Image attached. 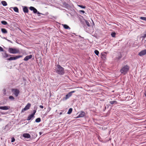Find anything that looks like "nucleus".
Segmentation results:
<instances>
[{
  "label": "nucleus",
  "mask_w": 146,
  "mask_h": 146,
  "mask_svg": "<svg viewBox=\"0 0 146 146\" xmlns=\"http://www.w3.org/2000/svg\"><path fill=\"white\" fill-rule=\"evenodd\" d=\"M129 69V66L127 65H126L122 67L120 70V72L123 75L126 74L128 72Z\"/></svg>",
  "instance_id": "f03ea898"
},
{
  "label": "nucleus",
  "mask_w": 146,
  "mask_h": 146,
  "mask_svg": "<svg viewBox=\"0 0 146 146\" xmlns=\"http://www.w3.org/2000/svg\"><path fill=\"white\" fill-rule=\"evenodd\" d=\"M85 115V112L83 111H81L80 112L79 114L77 116V118L83 117Z\"/></svg>",
  "instance_id": "6e6552de"
},
{
  "label": "nucleus",
  "mask_w": 146,
  "mask_h": 146,
  "mask_svg": "<svg viewBox=\"0 0 146 146\" xmlns=\"http://www.w3.org/2000/svg\"><path fill=\"white\" fill-rule=\"evenodd\" d=\"M40 121L41 119L40 118H38L35 120V122L37 123L39 122Z\"/></svg>",
  "instance_id": "a878e982"
},
{
  "label": "nucleus",
  "mask_w": 146,
  "mask_h": 146,
  "mask_svg": "<svg viewBox=\"0 0 146 146\" xmlns=\"http://www.w3.org/2000/svg\"><path fill=\"white\" fill-rule=\"evenodd\" d=\"M31 106V104L30 103H28L25 107L22 109L21 111V113L24 112L27 110H29Z\"/></svg>",
  "instance_id": "0eeeda50"
},
{
  "label": "nucleus",
  "mask_w": 146,
  "mask_h": 146,
  "mask_svg": "<svg viewBox=\"0 0 146 146\" xmlns=\"http://www.w3.org/2000/svg\"><path fill=\"white\" fill-rule=\"evenodd\" d=\"M94 53L96 54L97 56L99 54V52L97 50H96L94 51Z\"/></svg>",
  "instance_id": "c85d7f7f"
},
{
  "label": "nucleus",
  "mask_w": 146,
  "mask_h": 146,
  "mask_svg": "<svg viewBox=\"0 0 146 146\" xmlns=\"http://www.w3.org/2000/svg\"><path fill=\"white\" fill-rule=\"evenodd\" d=\"M15 141V139L14 137H12L11 138V142H13Z\"/></svg>",
  "instance_id": "473e14b6"
},
{
  "label": "nucleus",
  "mask_w": 146,
  "mask_h": 146,
  "mask_svg": "<svg viewBox=\"0 0 146 146\" xmlns=\"http://www.w3.org/2000/svg\"><path fill=\"white\" fill-rule=\"evenodd\" d=\"M72 108H70L67 112V114H70L72 113Z\"/></svg>",
  "instance_id": "5701e85b"
},
{
  "label": "nucleus",
  "mask_w": 146,
  "mask_h": 146,
  "mask_svg": "<svg viewBox=\"0 0 146 146\" xmlns=\"http://www.w3.org/2000/svg\"><path fill=\"white\" fill-rule=\"evenodd\" d=\"M39 107L41 108H43V106L42 105L40 106Z\"/></svg>",
  "instance_id": "e433bc0d"
},
{
  "label": "nucleus",
  "mask_w": 146,
  "mask_h": 146,
  "mask_svg": "<svg viewBox=\"0 0 146 146\" xmlns=\"http://www.w3.org/2000/svg\"><path fill=\"white\" fill-rule=\"evenodd\" d=\"M78 6L82 8L83 9H84L86 7L85 6H84L82 5H78Z\"/></svg>",
  "instance_id": "7c9ffc66"
},
{
  "label": "nucleus",
  "mask_w": 146,
  "mask_h": 146,
  "mask_svg": "<svg viewBox=\"0 0 146 146\" xmlns=\"http://www.w3.org/2000/svg\"><path fill=\"white\" fill-rule=\"evenodd\" d=\"M140 19L142 20L146 21V17H141Z\"/></svg>",
  "instance_id": "c756f323"
},
{
  "label": "nucleus",
  "mask_w": 146,
  "mask_h": 146,
  "mask_svg": "<svg viewBox=\"0 0 146 146\" xmlns=\"http://www.w3.org/2000/svg\"><path fill=\"white\" fill-rule=\"evenodd\" d=\"M7 40L9 42H11V41L10 40Z\"/></svg>",
  "instance_id": "a19ab883"
},
{
  "label": "nucleus",
  "mask_w": 146,
  "mask_h": 146,
  "mask_svg": "<svg viewBox=\"0 0 146 146\" xmlns=\"http://www.w3.org/2000/svg\"><path fill=\"white\" fill-rule=\"evenodd\" d=\"M55 71L59 74L62 75L64 74V69L59 65H58L56 68Z\"/></svg>",
  "instance_id": "f257e3e1"
},
{
  "label": "nucleus",
  "mask_w": 146,
  "mask_h": 146,
  "mask_svg": "<svg viewBox=\"0 0 146 146\" xmlns=\"http://www.w3.org/2000/svg\"><path fill=\"white\" fill-rule=\"evenodd\" d=\"M146 54V50H144L141 51L139 53V55L142 56Z\"/></svg>",
  "instance_id": "1a4fd4ad"
},
{
  "label": "nucleus",
  "mask_w": 146,
  "mask_h": 146,
  "mask_svg": "<svg viewBox=\"0 0 146 146\" xmlns=\"http://www.w3.org/2000/svg\"><path fill=\"white\" fill-rule=\"evenodd\" d=\"M50 110H51V108H50L49 107L48 108L47 111L48 112H49L50 111Z\"/></svg>",
  "instance_id": "f704fd0d"
},
{
  "label": "nucleus",
  "mask_w": 146,
  "mask_h": 146,
  "mask_svg": "<svg viewBox=\"0 0 146 146\" xmlns=\"http://www.w3.org/2000/svg\"><path fill=\"white\" fill-rule=\"evenodd\" d=\"M23 136L26 138H29L31 137V136L29 134L27 133H24L23 135Z\"/></svg>",
  "instance_id": "f8f14e48"
},
{
  "label": "nucleus",
  "mask_w": 146,
  "mask_h": 146,
  "mask_svg": "<svg viewBox=\"0 0 146 146\" xmlns=\"http://www.w3.org/2000/svg\"><path fill=\"white\" fill-rule=\"evenodd\" d=\"M1 23L4 25H6L7 24V22L5 21H1Z\"/></svg>",
  "instance_id": "393cba45"
},
{
  "label": "nucleus",
  "mask_w": 146,
  "mask_h": 146,
  "mask_svg": "<svg viewBox=\"0 0 146 146\" xmlns=\"http://www.w3.org/2000/svg\"><path fill=\"white\" fill-rule=\"evenodd\" d=\"M121 56H119V57L118 59H120V58H121Z\"/></svg>",
  "instance_id": "ea45409f"
},
{
  "label": "nucleus",
  "mask_w": 146,
  "mask_h": 146,
  "mask_svg": "<svg viewBox=\"0 0 146 146\" xmlns=\"http://www.w3.org/2000/svg\"><path fill=\"white\" fill-rule=\"evenodd\" d=\"M1 3L3 6H6L7 5V2L5 1H1Z\"/></svg>",
  "instance_id": "4be33fe9"
},
{
  "label": "nucleus",
  "mask_w": 146,
  "mask_h": 146,
  "mask_svg": "<svg viewBox=\"0 0 146 146\" xmlns=\"http://www.w3.org/2000/svg\"><path fill=\"white\" fill-rule=\"evenodd\" d=\"M12 92L16 97H17L19 96L20 92L19 90L15 89H12Z\"/></svg>",
  "instance_id": "39448f33"
},
{
  "label": "nucleus",
  "mask_w": 146,
  "mask_h": 146,
  "mask_svg": "<svg viewBox=\"0 0 146 146\" xmlns=\"http://www.w3.org/2000/svg\"><path fill=\"white\" fill-rule=\"evenodd\" d=\"M9 109V108L7 106H0V109L7 110Z\"/></svg>",
  "instance_id": "dca6fc26"
},
{
  "label": "nucleus",
  "mask_w": 146,
  "mask_h": 146,
  "mask_svg": "<svg viewBox=\"0 0 146 146\" xmlns=\"http://www.w3.org/2000/svg\"><path fill=\"white\" fill-rule=\"evenodd\" d=\"M110 103L111 104H117V101H116V100H114V101H110Z\"/></svg>",
  "instance_id": "aec40b11"
},
{
  "label": "nucleus",
  "mask_w": 146,
  "mask_h": 146,
  "mask_svg": "<svg viewBox=\"0 0 146 146\" xmlns=\"http://www.w3.org/2000/svg\"><path fill=\"white\" fill-rule=\"evenodd\" d=\"M22 57V55H18L17 56L15 57H11L10 58L7 59V60H8L11 61L12 60H16L18 58H20Z\"/></svg>",
  "instance_id": "423d86ee"
},
{
  "label": "nucleus",
  "mask_w": 146,
  "mask_h": 146,
  "mask_svg": "<svg viewBox=\"0 0 146 146\" xmlns=\"http://www.w3.org/2000/svg\"><path fill=\"white\" fill-rule=\"evenodd\" d=\"M0 51L1 52H3L4 51V50L3 48L0 46Z\"/></svg>",
  "instance_id": "72a5a7b5"
},
{
  "label": "nucleus",
  "mask_w": 146,
  "mask_h": 146,
  "mask_svg": "<svg viewBox=\"0 0 146 146\" xmlns=\"http://www.w3.org/2000/svg\"><path fill=\"white\" fill-rule=\"evenodd\" d=\"M8 52L12 54H15L19 53V50L16 48H9L8 49Z\"/></svg>",
  "instance_id": "7ed1b4c3"
},
{
  "label": "nucleus",
  "mask_w": 146,
  "mask_h": 146,
  "mask_svg": "<svg viewBox=\"0 0 146 146\" xmlns=\"http://www.w3.org/2000/svg\"><path fill=\"white\" fill-rule=\"evenodd\" d=\"M29 9L31 11H33V13H36L37 12V9L34 7H29Z\"/></svg>",
  "instance_id": "9b49d317"
},
{
  "label": "nucleus",
  "mask_w": 146,
  "mask_h": 146,
  "mask_svg": "<svg viewBox=\"0 0 146 146\" xmlns=\"http://www.w3.org/2000/svg\"><path fill=\"white\" fill-rule=\"evenodd\" d=\"M2 56L3 58H7V57L11 56L10 55H9L5 52L4 53H2Z\"/></svg>",
  "instance_id": "2eb2a0df"
},
{
  "label": "nucleus",
  "mask_w": 146,
  "mask_h": 146,
  "mask_svg": "<svg viewBox=\"0 0 146 146\" xmlns=\"http://www.w3.org/2000/svg\"><path fill=\"white\" fill-rule=\"evenodd\" d=\"M36 112V111L34 110L33 113H32V114H33V115H34L35 114Z\"/></svg>",
  "instance_id": "c9c22d12"
},
{
  "label": "nucleus",
  "mask_w": 146,
  "mask_h": 146,
  "mask_svg": "<svg viewBox=\"0 0 146 146\" xmlns=\"http://www.w3.org/2000/svg\"><path fill=\"white\" fill-rule=\"evenodd\" d=\"M1 31L2 33L4 34H6L7 33V30L5 29L2 28L1 29Z\"/></svg>",
  "instance_id": "6ab92c4d"
},
{
  "label": "nucleus",
  "mask_w": 146,
  "mask_h": 146,
  "mask_svg": "<svg viewBox=\"0 0 146 146\" xmlns=\"http://www.w3.org/2000/svg\"><path fill=\"white\" fill-rule=\"evenodd\" d=\"M9 99L12 100H13L15 98L13 96H10L9 97Z\"/></svg>",
  "instance_id": "bb28decb"
},
{
  "label": "nucleus",
  "mask_w": 146,
  "mask_h": 146,
  "mask_svg": "<svg viewBox=\"0 0 146 146\" xmlns=\"http://www.w3.org/2000/svg\"><path fill=\"white\" fill-rule=\"evenodd\" d=\"M32 55H28L26 56L24 59V60L25 61H27L31 59L32 58Z\"/></svg>",
  "instance_id": "9d476101"
},
{
  "label": "nucleus",
  "mask_w": 146,
  "mask_h": 146,
  "mask_svg": "<svg viewBox=\"0 0 146 146\" xmlns=\"http://www.w3.org/2000/svg\"><path fill=\"white\" fill-rule=\"evenodd\" d=\"M42 132H39V134L40 135H41L42 134Z\"/></svg>",
  "instance_id": "58836bf2"
},
{
  "label": "nucleus",
  "mask_w": 146,
  "mask_h": 146,
  "mask_svg": "<svg viewBox=\"0 0 146 146\" xmlns=\"http://www.w3.org/2000/svg\"><path fill=\"white\" fill-rule=\"evenodd\" d=\"M79 12L81 14H82V13L84 14L85 13V11L83 10H80L79 11Z\"/></svg>",
  "instance_id": "2f4dec72"
},
{
  "label": "nucleus",
  "mask_w": 146,
  "mask_h": 146,
  "mask_svg": "<svg viewBox=\"0 0 146 146\" xmlns=\"http://www.w3.org/2000/svg\"><path fill=\"white\" fill-rule=\"evenodd\" d=\"M23 11L25 13H27L28 12L29 10L27 7H23Z\"/></svg>",
  "instance_id": "ddd939ff"
},
{
  "label": "nucleus",
  "mask_w": 146,
  "mask_h": 146,
  "mask_svg": "<svg viewBox=\"0 0 146 146\" xmlns=\"http://www.w3.org/2000/svg\"><path fill=\"white\" fill-rule=\"evenodd\" d=\"M85 22L86 24V25H87V26L88 27H90V24L89 22L88 21H87L86 20H85Z\"/></svg>",
  "instance_id": "b1692460"
},
{
  "label": "nucleus",
  "mask_w": 146,
  "mask_h": 146,
  "mask_svg": "<svg viewBox=\"0 0 146 146\" xmlns=\"http://www.w3.org/2000/svg\"><path fill=\"white\" fill-rule=\"evenodd\" d=\"M64 27L66 29H70V28L66 25H63Z\"/></svg>",
  "instance_id": "412c9836"
},
{
  "label": "nucleus",
  "mask_w": 146,
  "mask_h": 146,
  "mask_svg": "<svg viewBox=\"0 0 146 146\" xmlns=\"http://www.w3.org/2000/svg\"><path fill=\"white\" fill-rule=\"evenodd\" d=\"M36 13H37V14H42L40 13L38 11Z\"/></svg>",
  "instance_id": "4c0bfd02"
},
{
  "label": "nucleus",
  "mask_w": 146,
  "mask_h": 146,
  "mask_svg": "<svg viewBox=\"0 0 146 146\" xmlns=\"http://www.w3.org/2000/svg\"><path fill=\"white\" fill-rule=\"evenodd\" d=\"M34 117V115L33 114H31L29 115L27 117V120H30L31 119Z\"/></svg>",
  "instance_id": "f3484780"
},
{
  "label": "nucleus",
  "mask_w": 146,
  "mask_h": 146,
  "mask_svg": "<svg viewBox=\"0 0 146 146\" xmlns=\"http://www.w3.org/2000/svg\"><path fill=\"white\" fill-rule=\"evenodd\" d=\"M115 35L116 33L115 32H112L111 34V36L113 37H115Z\"/></svg>",
  "instance_id": "cd10ccee"
},
{
  "label": "nucleus",
  "mask_w": 146,
  "mask_h": 146,
  "mask_svg": "<svg viewBox=\"0 0 146 146\" xmlns=\"http://www.w3.org/2000/svg\"><path fill=\"white\" fill-rule=\"evenodd\" d=\"M75 92V91H72L69 92L68 94L66 95L65 97H64L63 98V100H65L69 98L72 95V94Z\"/></svg>",
  "instance_id": "20e7f679"
},
{
  "label": "nucleus",
  "mask_w": 146,
  "mask_h": 146,
  "mask_svg": "<svg viewBox=\"0 0 146 146\" xmlns=\"http://www.w3.org/2000/svg\"><path fill=\"white\" fill-rule=\"evenodd\" d=\"M101 57L104 60L106 59V55L105 52L102 53L101 54Z\"/></svg>",
  "instance_id": "4468645a"
},
{
  "label": "nucleus",
  "mask_w": 146,
  "mask_h": 146,
  "mask_svg": "<svg viewBox=\"0 0 146 146\" xmlns=\"http://www.w3.org/2000/svg\"><path fill=\"white\" fill-rule=\"evenodd\" d=\"M11 8L13 9L14 11L16 12L17 13H19V9L17 7H12Z\"/></svg>",
  "instance_id": "a211bd4d"
}]
</instances>
